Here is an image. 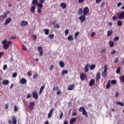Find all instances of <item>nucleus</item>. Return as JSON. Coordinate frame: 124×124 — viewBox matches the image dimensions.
Masks as SVG:
<instances>
[{
	"label": "nucleus",
	"instance_id": "41",
	"mask_svg": "<svg viewBox=\"0 0 124 124\" xmlns=\"http://www.w3.org/2000/svg\"><path fill=\"white\" fill-rule=\"evenodd\" d=\"M116 72L117 74H120V72H121V68L119 67L116 69Z\"/></svg>",
	"mask_w": 124,
	"mask_h": 124
},
{
	"label": "nucleus",
	"instance_id": "6",
	"mask_svg": "<svg viewBox=\"0 0 124 124\" xmlns=\"http://www.w3.org/2000/svg\"><path fill=\"white\" fill-rule=\"evenodd\" d=\"M34 106H35L34 102H31L29 105V109L30 110H33L34 109Z\"/></svg>",
	"mask_w": 124,
	"mask_h": 124
},
{
	"label": "nucleus",
	"instance_id": "12",
	"mask_svg": "<svg viewBox=\"0 0 124 124\" xmlns=\"http://www.w3.org/2000/svg\"><path fill=\"white\" fill-rule=\"evenodd\" d=\"M12 21V18L11 17H8L7 18L6 20H5V22L4 24V25L5 26H7V25H8V24H9V23H10V22H11Z\"/></svg>",
	"mask_w": 124,
	"mask_h": 124
},
{
	"label": "nucleus",
	"instance_id": "23",
	"mask_svg": "<svg viewBox=\"0 0 124 124\" xmlns=\"http://www.w3.org/2000/svg\"><path fill=\"white\" fill-rule=\"evenodd\" d=\"M95 82V81L94 80V79H91L89 83V86H90V87L93 86V84H94Z\"/></svg>",
	"mask_w": 124,
	"mask_h": 124
},
{
	"label": "nucleus",
	"instance_id": "46",
	"mask_svg": "<svg viewBox=\"0 0 124 124\" xmlns=\"http://www.w3.org/2000/svg\"><path fill=\"white\" fill-rule=\"evenodd\" d=\"M79 32H77L75 33V37L76 39H77V37L79 35Z\"/></svg>",
	"mask_w": 124,
	"mask_h": 124
},
{
	"label": "nucleus",
	"instance_id": "52",
	"mask_svg": "<svg viewBox=\"0 0 124 124\" xmlns=\"http://www.w3.org/2000/svg\"><path fill=\"white\" fill-rule=\"evenodd\" d=\"M52 69H54V65H51L50 67L49 68L50 71H52Z\"/></svg>",
	"mask_w": 124,
	"mask_h": 124
},
{
	"label": "nucleus",
	"instance_id": "49",
	"mask_svg": "<svg viewBox=\"0 0 124 124\" xmlns=\"http://www.w3.org/2000/svg\"><path fill=\"white\" fill-rule=\"evenodd\" d=\"M55 29H59L60 28V25H59V23H57L55 26H54Z\"/></svg>",
	"mask_w": 124,
	"mask_h": 124
},
{
	"label": "nucleus",
	"instance_id": "61",
	"mask_svg": "<svg viewBox=\"0 0 124 124\" xmlns=\"http://www.w3.org/2000/svg\"><path fill=\"white\" fill-rule=\"evenodd\" d=\"M37 76H38V74H37L36 75L33 76V78L34 79H36V78H37Z\"/></svg>",
	"mask_w": 124,
	"mask_h": 124
},
{
	"label": "nucleus",
	"instance_id": "43",
	"mask_svg": "<svg viewBox=\"0 0 124 124\" xmlns=\"http://www.w3.org/2000/svg\"><path fill=\"white\" fill-rule=\"evenodd\" d=\"M37 5L39 8H43V4H42L41 3H38Z\"/></svg>",
	"mask_w": 124,
	"mask_h": 124
},
{
	"label": "nucleus",
	"instance_id": "48",
	"mask_svg": "<svg viewBox=\"0 0 124 124\" xmlns=\"http://www.w3.org/2000/svg\"><path fill=\"white\" fill-rule=\"evenodd\" d=\"M32 37L33 38L34 40H36L37 38V36L35 34H33Z\"/></svg>",
	"mask_w": 124,
	"mask_h": 124
},
{
	"label": "nucleus",
	"instance_id": "27",
	"mask_svg": "<svg viewBox=\"0 0 124 124\" xmlns=\"http://www.w3.org/2000/svg\"><path fill=\"white\" fill-rule=\"evenodd\" d=\"M95 66H96L94 64L89 65L90 70H93V69H94V68H95Z\"/></svg>",
	"mask_w": 124,
	"mask_h": 124
},
{
	"label": "nucleus",
	"instance_id": "37",
	"mask_svg": "<svg viewBox=\"0 0 124 124\" xmlns=\"http://www.w3.org/2000/svg\"><path fill=\"white\" fill-rule=\"evenodd\" d=\"M31 75H32V73H31V71H29L27 72V76L29 77H31Z\"/></svg>",
	"mask_w": 124,
	"mask_h": 124
},
{
	"label": "nucleus",
	"instance_id": "35",
	"mask_svg": "<svg viewBox=\"0 0 124 124\" xmlns=\"http://www.w3.org/2000/svg\"><path fill=\"white\" fill-rule=\"evenodd\" d=\"M116 104H117V105H120V106H124V103L121 102H117Z\"/></svg>",
	"mask_w": 124,
	"mask_h": 124
},
{
	"label": "nucleus",
	"instance_id": "59",
	"mask_svg": "<svg viewBox=\"0 0 124 124\" xmlns=\"http://www.w3.org/2000/svg\"><path fill=\"white\" fill-rule=\"evenodd\" d=\"M58 90H59V87H53V91H58Z\"/></svg>",
	"mask_w": 124,
	"mask_h": 124
},
{
	"label": "nucleus",
	"instance_id": "50",
	"mask_svg": "<svg viewBox=\"0 0 124 124\" xmlns=\"http://www.w3.org/2000/svg\"><path fill=\"white\" fill-rule=\"evenodd\" d=\"M116 83H117V81H116V80H111V84L112 85H115V84H116Z\"/></svg>",
	"mask_w": 124,
	"mask_h": 124
},
{
	"label": "nucleus",
	"instance_id": "44",
	"mask_svg": "<svg viewBox=\"0 0 124 124\" xmlns=\"http://www.w3.org/2000/svg\"><path fill=\"white\" fill-rule=\"evenodd\" d=\"M120 81L122 82V83H124V75L121 77L120 78Z\"/></svg>",
	"mask_w": 124,
	"mask_h": 124
},
{
	"label": "nucleus",
	"instance_id": "55",
	"mask_svg": "<svg viewBox=\"0 0 124 124\" xmlns=\"http://www.w3.org/2000/svg\"><path fill=\"white\" fill-rule=\"evenodd\" d=\"M45 89V85H43L42 86H41L40 90H41V91H43Z\"/></svg>",
	"mask_w": 124,
	"mask_h": 124
},
{
	"label": "nucleus",
	"instance_id": "32",
	"mask_svg": "<svg viewBox=\"0 0 124 124\" xmlns=\"http://www.w3.org/2000/svg\"><path fill=\"white\" fill-rule=\"evenodd\" d=\"M78 15H82L83 14V10L82 8H79L78 11Z\"/></svg>",
	"mask_w": 124,
	"mask_h": 124
},
{
	"label": "nucleus",
	"instance_id": "62",
	"mask_svg": "<svg viewBox=\"0 0 124 124\" xmlns=\"http://www.w3.org/2000/svg\"><path fill=\"white\" fill-rule=\"evenodd\" d=\"M6 68H7V65L5 64L4 65V66L3 67V70H5V69H6Z\"/></svg>",
	"mask_w": 124,
	"mask_h": 124
},
{
	"label": "nucleus",
	"instance_id": "63",
	"mask_svg": "<svg viewBox=\"0 0 124 124\" xmlns=\"http://www.w3.org/2000/svg\"><path fill=\"white\" fill-rule=\"evenodd\" d=\"M121 5H122V2H118L117 4L118 7H120V6H121Z\"/></svg>",
	"mask_w": 124,
	"mask_h": 124
},
{
	"label": "nucleus",
	"instance_id": "14",
	"mask_svg": "<svg viewBox=\"0 0 124 124\" xmlns=\"http://www.w3.org/2000/svg\"><path fill=\"white\" fill-rule=\"evenodd\" d=\"M28 21H24V20H22L21 21V27H26V26H28Z\"/></svg>",
	"mask_w": 124,
	"mask_h": 124
},
{
	"label": "nucleus",
	"instance_id": "2",
	"mask_svg": "<svg viewBox=\"0 0 124 124\" xmlns=\"http://www.w3.org/2000/svg\"><path fill=\"white\" fill-rule=\"evenodd\" d=\"M104 69V71L102 73V76L103 78H105L107 76V69H108L107 66H105Z\"/></svg>",
	"mask_w": 124,
	"mask_h": 124
},
{
	"label": "nucleus",
	"instance_id": "21",
	"mask_svg": "<svg viewBox=\"0 0 124 124\" xmlns=\"http://www.w3.org/2000/svg\"><path fill=\"white\" fill-rule=\"evenodd\" d=\"M77 120V119H76V118H72L70 120V124H73L74 123H75L76 122V120Z\"/></svg>",
	"mask_w": 124,
	"mask_h": 124
},
{
	"label": "nucleus",
	"instance_id": "34",
	"mask_svg": "<svg viewBox=\"0 0 124 124\" xmlns=\"http://www.w3.org/2000/svg\"><path fill=\"white\" fill-rule=\"evenodd\" d=\"M37 0H33L32 1V4H33V5H37Z\"/></svg>",
	"mask_w": 124,
	"mask_h": 124
},
{
	"label": "nucleus",
	"instance_id": "64",
	"mask_svg": "<svg viewBox=\"0 0 124 124\" xmlns=\"http://www.w3.org/2000/svg\"><path fill=\"white\" fill-rule=\"evenodd\" d=\"M102 0H96V3H100V1Z\"/></svg>",
	"mask_w": 124,
	"mask_h": 124
},
{
	"label": "nucleus",
	"instance_id": "17",
	"mask_svg": "<svg viewBox=\"0 0 124 124\" xmlns=\"http://www.w3.org/2000/svg\"><path fill=\"white\" fill-rule=\"evenodd\" d=\"M60 6L62 7L63 9H65L66 8V3L62 2L60 4Z\"/></svg>",
	"mask_w": 124,
	"mask_h": 124
},
{
	"label": "nucleus",
	"instance_id": "7",
	"mask_svg": "<svg viewBox=\"0 0 124 124\" xmlns=\"http://www.w3.org/2000/svg\"><path fill=\"white\" fill-rule=\"evenodd\" d=\"M37 49L38 52H40L39 56L42 57L43 56V48L42 46H38Z\"/></svg>",
	"mask_w": 124,
	"mask_h": 124
},
{
	"label": "nucleus",
	"instance_id": "54",
	"mask_svg": "<svg viewBox=\"0 0 124 124\" xmlns=\"http://www.w3.org/2000/svg\"><path fill=\"white\" fill-rule=\"evenodd\" d=\"M22 49L24 50V51H27V47L24 45H23L22 46Z\"/></svg>",
	"mask_w": 124,
	"mask_h": 124
},
{
	"label": "nucleus",
	"instance_id": "24",
	"mask_svg": "<svg viewBox=\"0 0 124 124\" xmlns=\"http://www.w3.org/2000/svg\"><path fill=\"white\" fill-rule=\"evenodd\" d=\"M12 121L13 124H17V120H16V118H15V116H13Z\"/></svg>",
	"mask_w": 124,
	"mask_h": 124
},
{
	"label": "nucleus",
	"instance_id": "29",
	"mask_svg": "<svg viewBox=\"0 0 124 124\" xmlns=\"http://www.w3.org/2000/svg\"><path fill=\"white\" fill-rule=\"evenodd\" d=\"M108 44L109 45V47H113L114 45V42H113V41H110L108 42Z\"/></svg>",
	"mask_w": 124,
	"mask_h": 124
},
{
	"label": "nucleus",
	"instance_id": "45",
	"mask_svg": "<svg viewBox=\"0 0 124 124\" xmlns=\"http://www.w3.org/2000/svg\"><path fill=\"white\" fill-rule=\"evenodd\" d=\"M17 75H18V74L16 72L14 73L12 75L13 78H15V77H17Z\"/></svg>",
	"mask_w": 124,
	"mask_h": 124
},
{
	"label": "nucleus",
	"instance_id": "25",
	"mask_svg": "<svg viewBox=\"0 0 124 124\" xmlns=\"http://www.w3.org/2000/svg\"><path fill=\"white\" fill-rule=\"evenodd\" d=\"M31 12L32 13H34L35 12V6H32L31 8Z\"/></svg>",
	"mask_w": 124,
	"mask_h": 124
},
{
	"label": "nucleus",
	"instance_id": "28",
	"mask_svg": "<svg viewBox=\"0 0 124 124\" xmlns=\"http://www.w3.org/2000/svg\"><path fill=\"white\" fill-rule=\"evenodd\" d=\"M117 26H118V27H122V26H123V22H122V20H118L117 21Z\"/></svg>",
	"mask_w": 124,
	"mask_h": 124
},
{
	"label": "nucleus",
	"instance_id": "1",
	"mask_svg": "<svg viewBox=\"0 0 124 124\" xmlns=\"http://www.w3.org/2000/svg\"><path fill=\"white\" fill-rule=\"evenodd\" d=\"M2 44H3V49L6 50L9 48V45H12V42L11 41H7L6 39H5L2 41Z\"/></svg>",
	"mask_w": 124,
	"mask_h": 124
},
{
	"label": "nucleus",
	"instance_id": "18",
	"mask_svg": "<svg viewBox=\"0 0 124 124\" xmlns=\"http://www.w3.org/2000/svg\"><path fill=\"white\" fill-rule=\"evenodd\" d=\"M2 85H4V86H6L9 84V80L4 79L2 82Z\"/></svg>",
	"mask_w": 124,
	"mask_h": 124
},
{
	"label": "nucleus",
	"instance_id": "15",
	"mask_svg": "<svg viewBox=\"0 0 124 124\" xmlns=\"http://www.w3.org/2000/svg\"><path fill=\"white\" fill-rule=\"evenodd\" d=\"M100 73L98 72L96 74V82H98V81H99V80L100 79Z\"/></svg>",
	"mask_w": 124,
	"mask_h": 124
},
{
	"label": "nucleus",
	"instance_id": "11",
	"mask_svg": "<svg viewBox=\"0 0 124 124\" xmlns=\"http://www.w3.org/2000/svg\"><path fill=\"white\" fill-rule=\"evenodd\" d=\"M86 16H84V15H83V16H79L78 19L81 22H82V23H83V22H85L86 20Z\"/></svg>",
	"mask_w": 124,
	"mask_h": 124
},
{
	"label": "nucleus",
	"instance_id": "60",
	"mask_svg": "<svg viewBox=\"0 0 124 124\" xmlns=\"http://www.w3.org/2000/svg\"><path fill=\"white\" fill-rule=\"evenodd\" d=\"M69 32V30H68V29L65 31V34H68Z\"/></svg>",
	"mask_w": 124,
	"mask_h": 124
},
{
	"label": "nucleus",
	"instance_id": "22",
	"mask_svg": "<svg viewBox=\"0 0 124 124\" xmlns=\"http://www.w3.org/2000/svg\"><path fill=\"white\" fill-rule=\"evenodd\" d=\"M112 34H113V31L109 30L108 31V32H107V36L108 37L111 36V35H112Z\"/></svg>",
	"mask_w": 124,
	"mask_h": 124
},
{
	"label": "nucleus",
	"instance_id": "51",
	"mask_svg": "<svg viewBox=\"0 0 124 124\" xmlns=\"http://www.w3.org/2000/svg\"><path fill=\"white\" fill-rule=\"evenodd\" d=\"M14 111L15 112H17V111H18V108H17V106H14Z\"/></svg>",
	"mask_w": 124,
	"mask_h": 124
},
{
	"label": "nucleus",
	"instance_id": "36",
	"mask_svg": "<svg viewBox=\"0 0 124 124\" xmlns=\"http://www.w3.org/2000/svg\"><path fill=\"white\" fill-rule=\"evenodd\" d=\"M84 110H85V108H84V107H82L79 108L78 111L79 112H83Z\"/></svg>",
	"mask_w": 124,
	"mask_h": 124
},
{
	"label": "nucleus",
	"instance_id": "10",
	"mask_svg": "<svg viewBox=\"0 0 124 124\" xmlns=\"http://www.w3.org/2000/svg\"><path fill=\"white\" fill-rule=\"evenodd\" d=\"M118 19H119V20H123V19H124V12H122L118 16Z\"/></svg>",
	"mask_w": 124,
	"mask_h": 124
},
{
	"label": "nucleus",
	"instance_id": "20",
	"mask_svg": "<svg viewBox=\"0 0 124 124\" xmlns=\"http://www.w3.org/2000/svg\"><path fill=\"white\" fill-rule=\"evenodd\" d=\"M111 87V80H109L108 81V83L106 85V89H109Z\"/></svg>",
	"mask_w": 124,
	"mask_h": 124
},
{
	"label": "nucleus",
	"instance_id": "39",
	"mask_svg": "<svg viewBox=\"0 0 124 124\" xmlns=\"http://www.w3.org/2000/svg\"><path fill=\"white\" fill-rule=\"evenodd\" d=\"M119 39H120V37L119 36H116L115 37H114V38L113 39V41L114 42H116V41H118V40H119Z\"/></svg>",
	"mask_w": 124,
	"mask_h": 124
},
{
	"label": "nucleus",
	"instance_id": "31",
	"mask_svg": "<svg viewBox=\"0 0 124 124\" xmlns=\"http://www.w3.org/2000/svg\"><path fill=\"white\" fill-rule=\"evenodd\" d=\"M44 31H45V34H46V35H48V34H49L50 31L49 30V29H44Z\"/></svg>",
	"mask_w": 124,
	"mask_h": 124
},
{
	"label": "nucleus",
	"instance_id": "26",
	"mask_svg": "<svg viewBox=\"0 0 124 124\" xmlns=\"http://www.w3.org/2000/svg\"><path fill=\"white\" fill-rule=\"evenodd\" d=\"M67 39L69 41H72L74 38L72 37V35H69V36L67 37Z\"/></svg>",
	"mask_w": 124,
	"mask_h": 124
},
{
	"label": "nucleus",
	"instance_id": "42",
	"mask_svg": "<svg viewBox=\"0 0 124 124\" xmlns=\"http://www.w3.org/2000/svg\"><path fill=\"white\" fill-rule=\"evenodd\" d=\"M67 73H68V71H67V70H63L62 71V75H64V74H67Z\"/></svg>",
	"mask_w": 124,
	"mask_h": 124
},
{
	"label": "nucleus",
	"instance_id": "40",
	"mask_svg": "<svg viewBox=\"0 0 124 124\" xmlns=\"http://www.w3.org/2000/svg\"><path fill=\"white\" fill-rule=\"evenodd\" d=\"M48 37H49L50 39H53V38L55 37V35H54V34H49Z\"/></svg>",
	"mask_w": 124,
	"mask_h": 124
},
{
	"label": "nucleus",
	"instance_id": "19",
	"mask_svg": "<svg viewBox=\"0 0 124 124\" xmlns=\"http://www.w3.org/2000/svg\"><path fill=\"white\" fill-rule=\"evenodd\" d=\"M74 88H75V85L72 84L71 85L69 86V87H68V91H72V90H73Z\"/></svg>",
	"mask_w": 124,
	"mask_h": 124
},
{
	"label": "nucleus",
	"instance_id": "53",
	"mask_svg": "<svg viewBox=\"0 0 124 124\" xmlns=\"http://www.w3.org/2000/svg\"><path fill=\"white\" fill-rule=\"evenodd\" d=\"M112 18L113 21H115L117 19V16H112Z\"/></svg>",
	"mask_w": 124,
	"mask_h": 124
},
{
	"label": "nucleus",
	"instance_id": "57",
	"mask_svg": "<svg viewBox=\"0 0 124 124\" xmlns=\"http://www.w3.org/2000/svg\"><path fill=\"white\" fill-rule=\"evenodd\" d=\"M106 51V48H102L101 50V53H104V52Z\"/></svg>",
	"mask_w": 124,
	"mask_h": 124
},
{
	"label": "nucleus",
	"instance_id": "38",
	"mask_svg": "<svg viewBox=\"0 0 124 124\" xmlns=\"http://www.w3.org/2000/svg\"><path fill=\"white\" fill-rule=\"evenodd\" d=\"M62 117H63V112L61 111L59 120H62Z\"/></svg>",
	"mask_w": 124,
	"mask_h": 124
},
{
	"label": "nucleus",
	"instance_id": "58",
	"mask_svg": "<svg viewBox=\"0 0 124 124\" xmlns=\"http://www.w3.org/2000/svg\"><path fill=\"white\" fill-rule=\"evenodd\" d=\"M26 97L27 98H31V95L30 93H28Z\"/></svg>",
	"mask_w": 124,
	"mask_h": 124
},
{
	"label": "nucleus",
	"instance_id": "4",
	"mask_svg": "<svg viewBox=\"0 0 124 124\" xmlns=\"http://www.w3.org/2000/svg\"><path fill=\"white\" fill-rule=\"evenodd\" d=\"M10 12L9 11L5 12V13H3L4 15H1L0 16V20H3V19H6V18L7 17V15L9 14Z\"/></svg>",
	"mask_w": 124,
	"mask_h": 124
},
{
	"label": "nucleus",
	"instance_id": "5",
	"mask_svg": "<svg viewBox=\"0 0 124 124\" xmlns=\"http://www.w3.org/2000/svg\"><path fill=\"white\" fill-rule=\"evenodd\" d=\"M89 12H90V9L89 7H85L83 11V15H84V16H87Z\"/></svg>",
	"mask_w": 124,
	"mask_h": 124
},
{
	"label": "nucleus",
	"instance_id": "30",
	"mask_svg": "<svg viewBox=\"0 0 124 124\" xmlns=\"http://www.w3.org/2000/svg\"><path fill=\"white\" fill-rule=\"evenodd\" d=\"M59 64L62 68L64 67V62H63L60 61L59 62Z\"/></svg>",
	"mask_w": 124,
	"mask_h": 124
},
{
	"label": "nucleus",
	"instance_id": "33",
	"mask_svg": "<svg viewBox=\"0 0 124 124\" xmlns=\"http://www.w3.org/2000/svg\"><path fill=\"white\" fill-rule=\"evenodd\" d=\"M82 114L83 116H85L86 118H88V113H87L86 109L82 111Z\"/></svg>",
	"mask_w": 124,
	"mask_h": 124
},
{
	"label": "nucleus",
	"instance_id": "13",
	"mask_svg": "<svg viewBox=\"0 0 124 124\" xmlns=\"http://www.w3.org/2000/svg\"><path fill=\"white\" fill-rule=\"evenodd\" d=\"M90 67L89 63H86L84 67V72H89V67Z\"/></svg>",
	"mask_w": 124,
	"mask_h": 124
},
{
	"label": "nucleus",
	"instance_id": "47",
	"mask_svg": "<svg viewBox=\"0 0 124 124\" xmlns=\"http://www.w3.org/2000/svg\"><path fill=\"white\" fill-rule=\"evenodd\" d=\"M61 93H62V91H61V90H58L56 92V94L57 95H60V94H61Z\"/></svg>",
	"mask_w": 124,
	"mask_h": 124
},
{
	"label": "nucleus",
	"instance_id": "8",
	"mask_svg": "<svg viewBox=\"0 0 124 124\" xmlns=\"http://www.w3.org/2000/svg\"><path fill=\"white\" fill-rule=\"evenodd\" d=\"M54 110H55V108H52L50 110L49 112L47 115L48 119H50V118H52L53 116V111H54Z\"/></svg>",
	"mask_w": 124,
	"mask_h": 124
},
{
	"label": "nucleus",
	"instance_id": "3",
	"mask_svg": "<svg viewBox=\"0 0 124 124\" xmlns=\"http://www.w3.org/2000/svg\"><path fill=\"white\" fill-rule=\"evenodd\" d=\"M80 78L82 81H85V80H86L87 78H88L87 74L85 73H81L80 75Z\"/></svg>",
	"mask_w": 124,
	"mask_h": 124
},
{
	"label": "nucleus",
	"instance_id": "16",
	"mask_svg": "<svg viewBox=\"0 0 124 124\" xmlns=\"http://www.w3.org/2000/svg\"><path fill=\"white\" fill-rule=\"evenodd\" d=\"M20 84H22V85H24L27 83V79H26L25 78H22L20 80Z\"/></svg>",
	"mask_w": 124,
	"mask_h": 124
},
{
	"label": "nucleus",
	"instance_id": "56",
	"mask_svg": "<svg viewBox=\"0 0 124 124\" xmlns=\"http://www.w3.org/2000/svg\"><path fill=\"white\" fill-rule=\"evenodd\" d=\"M37 13L38 14H40V13H41V10H40L39 8H37Z\"/></svg>",
	"mask_w": 124,
	"mask_h": 124
},
{
	"label": "nucleus",
	"instance_id": "9",
	"mask_svg": "<svg viewBox=\"0 0 124 124\" xmlns=\"http://www.w3.org/2000/svg\"><path fill=\"white\" fill-rule=\"evenodd\" d=\"M32 95L33 98H34L35 99H37V98H38V93H37V92H33Z\"/></svg>",
	"mask_w": 124,
	"mask_h": 124
}]
</instances>
